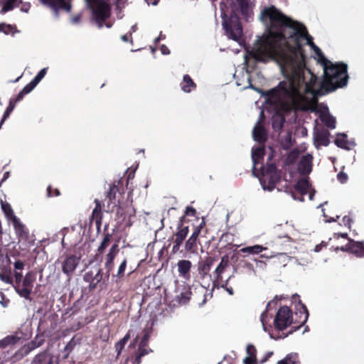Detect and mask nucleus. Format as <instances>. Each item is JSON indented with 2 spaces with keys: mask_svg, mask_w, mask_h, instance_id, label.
Instances as JSON below:
<instances>
[{
  "mask_svg": "<svg viewBox=\"0 0 364 364\" xmlns=\"http://www.w3.org/2000/svg\"><path fill=\"white\" fill-rule=\"evenodd\" d=\"M272 304H277V301L272 300L267 304L266 306V310L260 316V321L262 322L264 331L268 332L271 338H274V336L272 333V326L270 324L268 325V322L269 321L268 311Z\"/></svg>",
  "mask_w": 364,
  "mask_h": 364,
  "instance_id": "obj_25",
  "label": "nucleus"
},
{
  "mask_svg": "<svg viewBox=\"0 0 364 364\" xmlns=\"http://www.w3.org/2000/svg\"><path fill=\"white\" fill-rule=\"evenodd\" d=\"M266 249H267L266 247H264L262 245H255L253 246H248L246 247H243V248L240 249L239 252H242V253H247L249 255H250V254L255 255V254H259Z\"/></svg>",
  "mask_w": 364,
  "mask_h": 364,
  "instance_id": "obj_33",
  "label": "nucleus"
},
{
  "mask_svg": "<svg viewBox=\"0 0 364 364\" xmlns=\"http://www.w3.org/2000/svg\"><path fill=\"white\" fill-rule=\"evenodd\" d=\"M18 3H22L21 0H7L3 5L0 11L1 14H4L7 11L13 10L15 7H18Z\"/></svg>",
  "mask_w": 364,
  "mask_h": 364,
  "instance_id": "obj_34",
  "label": "nucleus"
},
{
  "mask_svg": "<svg viewBox=\"0 0 364 364\" xmlns=\"http://www.w3.org/2000/svg\"><path fill=\"white\" fill-rule=\"evenodd\" d=\"M328 136V132H321L316 134L315 139L320 145L327 146L330 143Z\"/></svg>",
  "mask_w": 364,
  "mask_h": 364,
  "instance_id": "obj_35",
  "label": "nucleus"
},
{
  "mask_svg": "<svg viewBox=\"0 0 364 364\" xmlns=\"http://www.w3.org/2000/svg\"><path fill=\"white\" fill-rule=\"evenodd\" d=\"M31 364H59L58 358L47 351L37 354Z\"/></svg>",
  "mask_w": 364,
  "mask_h": 364,
  "instance_id": "obj_20",
  "label": "nucleus"
},
{
  "mask_svg": "<svg viewBox=\"0 0 364 364\" xmlns=\"http://www.w3.org/2000/svg\"><path fill=\"white\" fill-rule=\"evenodd\" d=\"M334 143L339 148L348 149L347 147V135L346 134H338L334 140Z\"/></svg>",
  "mask_w": 364,
  "mask_h": 364,
  "instance_id": "obj_41",
  "label": "nucleus"
},
{
  "mask_svg": "<svg viewBox=\"0 0 364 364\" xmlns=\"http://www.w3.org/2000/svg\"><path fill=\"white\" fill-rule=\"evenodd\" d=\"M76 346V341L74 340V338H72L65 346L64 350L66 352L67 355L65 357L68 356V355L74 349L75 346Z\"/></svg>",
  "mask_w": 364,
  "mask_h": 364,
  "instance_id": "obj_47",
  "label": "nucleus"
},
{
  "mask_svg": "<svg viewBox=\"0 0 364 364\" xmlns=\"http://www.w3.org/2000/svg\"><path fill=\"white\" fill-rule=\"evenodd\" d=\"M82 18V12L77 13L76 14H74L70 18V22L75 25L79 24L81 22Z\"/></svg>",
  "mask_w": 364,
  "mask_h": 364,
  "instance_id": "obj_52",
  "label": "nucleus"
},
{
  "mask_svg": "<svg viewBox=\"0 0 364 364\" xmlns=\"http://www.w3.org/2000/svg\"><path fill=\"white\" fill-rule=\"evenodd\" d=\"M181 87L184 92L188 93L196 88V84L193 82L190 75L186 74L183 75Z\"/></svg>",
  "mask_w": 364,
  "mask_h": 364,
  "instance_id": "obj_28",
  "label": "nucleus"
},
{
  "mask_svg": "<svg viewBox=\"0 0 364 364\" xmlns=\"http://www.w3.org/2000/svg\"><path fill=\"white\" fill-rule=\"evenodd\" d=\"M85 2L91 13L92 19L96 23L98 28H102L105 22L111 16L112 4L107 0H85Z\"/></svg>",
  "mask_w": 364,
  "mask_h": 364,
  "instance_id": "obj_4",
  "label": "nucleus"
},
{
  "mask_svg": "<svg viewBox=\"0 0 364 364\" xmlns=\"http://www.w3.org/2000/svg\"><path fill=\"white\" fill-rule=\"evenodd\" d=\"M191 291L186 289L185 291L181 292L178 297V301L181 304H186L191 299Z\"/></svg>",
  "mask_w": 364,
  "mask_h": 364,
  "instance_id": "obj_45",
  "label": "nucleus"
},
{
  "mask_svg": "<svg viewBox=\"0 0 364 364\" xmlns=\"http://www.w3.org/2000/svg\"><path fill=\"white\" fill-rule=\"evenodd\" d=\"M338 179L341 183H345L347 180V175L344 173H339L337 176Z\"/></svg>",
  "mask_w": 364,
  "mask_h": 364,
  "instance_id": "obj_63",
  "label": "nucleus"
},
{
  "mask_svg": "<svg viewBox=\"0 0 364 364\" xmlns=\"http://www.w3.org/2000/svg\"><path fill=\"white\" fill-rule=\"evenodd\" d=\"M94 203L95 204V207L92 210L90 218V225H91L92 222H95L97 231H100L103 218L102 205V202L97 198L95 199Z\"/></svg>",
  "mask_w": 364,
  "mask_h": 364,
  "instance_id": "obj_16",
  "label": "nucleus"
},
{
  "mask_svg": "<svg viewBox=\"0 0 364 364\" xmlns=\"http://www.w3.org/2000/svg\"><path fill=\"white\" fill-rule=\"evenodd\" d=\"M0 32L4 33L6 35L11 34L14 36L18 31L16 26L7 24L6 23H0Z\"/></svg>",
  "mask_w": 364,
  "mask_h": 364,
  "instance_id": "obj_36",
  "label": "nucleus"
},
{
  "mask_svg": "<svg viewBox=\"0 0 364 364\" xmlns=\"http://www.w3.org/2000/svg\"><path fill=\"white\" fill-rule=\"evenodd\" d=\"M38 84L36 82H35L33 80L28 83L27 84L23 89L22 90L23 91V92L27 95L28 93H30L34 88Z\"/></svg>",
  "mask_w": 364,
  "mask_h": 364,
  "instance_id": "obj_49",
  "label": "nucleus"
},
{
  "mask_svg": "<svg viewBox=\"0 0 364 364\" xmlns=\"http://www.w3.org/2000/svg\"><path fill=\"white\" fill-rule=\"evenodd\" d=\"M115 257H114V256H112L111 255H109V254H107L106 255L105 263V268L106 269L107 278V279L109 277V274H110L111 271L114 268Z\"/></svg>",
  "mask_w": 364,
  "mask_h": 364,
  "instance_id": "obj_38",
  "label": "nucleus"
},
{
  "mask_svg": "<svg viewBox=\"0 0 364 364\" xmlns=\"http://www.w3.org/2000/svg\"><path fill=\"white\" fill-rule=\"evenodd\" d=\"M106 212H114L117 205L126 202L128 199L125 198V189L122 180H117L109 185L108 191L106 192Z\"/></svg>",
  "mask_w": 364,
  "mask_h": 364,
  "instance_id": "obj_5",
  "label": "nucleus"
},
{
  "mask_svg": "<svg viewBox=\"0 0 364 364\" xmlns=\"http://www.w3.org/2000/svg\"><path fill=\"white\" fill-rule=\"evenodd\" d=\"M192 266V262L190 260H178L177 262L178 276L186 281L190 280Z\"/></svg>",
  "mask_w": 364,
  "mask_h": 364,
  "instance_id": "obj_21",
  "label": "nucleus"
},
{
  "mask_svg": "<svg viewBox=\"0 0 364 364\" xmlns=\"http://www.w3.org/2000/svg\"><path fill=\"white\" fill-rule=\"evenodd\" d=\"M26 95V94L23 92V90H21L14 98H11L10 100L12 102H15V104L20 102L23 100V97Z\"/></svg>",
  "mask_w": 364,
  "mask_h": 364,
  "instance_id": "obj_57",
  "label": "nucleus"
},
{
  "mask_svg": "<svg viewBox=\"0 0 364 364\" xmlns=\"http://www.w3.org/2000/svg\"><path fill=\"white\" fill-rule=\"evenodd\" d=\"M14 277H15V282L16 285L19 284L22 279V274L21 272H18V271H15L14 272Z\"/></svg>",
  "mask_w": 364,
  "mask_h": 364,
  "instance_id": "obj_61",
  "label": "nucleus"
},
{
  "mask_svg": "<svg viewBox=\"0 0 364 364\" xmlns=\"http://www.w3.org/2000/svg\"><path fill=\"white\" fill-rule=\"evenodd\" d=\"M184 221L185 215L181 218L179 223L177 225L176 231L172 235L171 238L173 244L172 247V252L173 254L180 251V247L189 232V228L188 225H185Z\"/></svg>",
  "mask_w": 364,
  "mask_h": 364,
  "instance_id": "obj_9",
  "label": "nucleus"
},
{
  "mask_svg": "<svg viewBox=\"0 0 364 364\" xmlns=\"http://www.w3.org/2000/svg\"><path fill=\"white\" fill-rule=\"evenodd\" d=\"M141 356L139 353H136L133 364H140L141 363Z\"/></svg>",
  "mask_w": 364,
  "mask_h": 364,
  "instance_id": "obj_64",
  "label": "nucleus"
},
{
  "mask_svg": "<svg viewBox=\"0 0 364 364\" xmlns=\"http://www.w3.org/2000/svg\"><path fill=\"white\" fill-rule=\"evenodd\" d=\"M322 121L324 122L325 125L330 129H334L336 127V119L331 115L323 118Z\"/></svg>",
  "mask_w": 364,
  "mask_h": 364,
  "instance_id": "obj_46",
  "label": "nucleus"
},
{
  "mask_svg": "<svg viewBox=\"0 0 364 364\" xmlns=\"http://www.w3.org/2000/svg\"><path fill=\"white\" fill-rule=\"evenodd\" d=\"M40 343L36 344V341H31L25 346V353L28 354L31 350L40 346Z\"/></svg>",
  "mask_w": 364,
  "mask_h": 364,
  "instance_id": "obj_51",
  "label": "nucleus"
},
{
  "mask_svg": "<svg viewBox=\"0 0 364 364\" xmlns=\"http://www.w3.org/2000/svg\"><path fill=\"white\" fill-rule=\"evenodd\" d=\"M127 265V259L126 258H124L118 267L117 274L114 275V277H117L118 279H122L124 276Z\"/></svg>",
  "mask_w": 364,
  "mask_h": 364,
  "instance_id": "obj_44",
  "label": "nucleus"
},
{
  "mask_svg": "<svg viewBox=\"0 0 364 364\" xmlns=\"http://www.w3.org/2000/svg\"><path fill=\"white\" fill-rule=\"evenodd\" d=\"M152 352L151 348H147L146 347L139 346L137 350V353H139L141 357L150 353Z\"/></svg>",
  "mask_w": 364,
  "mask_h": 364,
  "instance_id": "obj_53",
  "label": "nucleus"
},
{
  "mask_svg": "<svg viewBox=\"0 0 364 364\" xmlns=\"http://www.w3.org/2000/svg\"><path fill=\"white\" fill-rule=\"evenodd\" d=\"M217 261V258L215 257H205L204 259L198 262V274L201 278H205L207 276L210 277L209 274V272L213 265V264Z\"/></svg>",
  "mask_w": 364,
  "mask_h": 364,
  "instance_id": "obj_17",
  "label": "nucleus"
},
{
  "mask_svg": "<svg viewBox=\"0 0 364 364\" xmlns=\"http://www.w3.org/2000/svg\"><path fill=\"white\" fill-rule=\"evenodd\" d=\"M79 259L75 255L67 257L62 264L63 272L68 277L71 276L79 264Z\"/></svg>",
  "mask_w": 364,
  "mask_h": 364,
  "instance_id": "obj_18",
  "label": "nucleus"
},
{
  "mask_svg": "<svg viewBox=\"0 0 364 364\" xmlns=\"http://www.w3.org/2000/svg\"><path fill=\"white\" fill-rule=\"evenodd\" d=\"M296 299L299 300V308L297 309L298 311L295 312V315L294 316V321L292 322L293 331L298 330L301 326L304 325L309 318V311L307 308L304 304L301 303V301L299 299V296L298 294L293 295V301H296Z\"/></svg>",
  "mask_w": 364,
  "mask_h": 364,
  "instance_id": "obj_10",
  "label": "nucleus"
},
{
  "mask_svg": "<svg viewBox=\"0 0 364 364\" xmlns=\"http://www.w3.org/2000/svg\"><path fill=\"white\" fill-rule=\"evenodd\" d=\"M129 338L130 332L128 331L122 339H120L118 342L115 343V349L116 351L117 352V356H119L121 354L122 350L124 349L125 345L127 344Z\"/></svg>",
  "mask_w": 364,
  "mask_h": 364,
  "instance_id": "obj_39",
  "label": "nucleus"
},
{
  "mask_svg": "<svg viewBox=\"0 0 364 364\" xmlns=\"http://www.w3.org/2000/svg\"><path fill=\"white\" fill-rule=\"evenodd\" d=\"M206 223L204 218H202L200 223L193 227V230L190 237L185 242V250L189 253L194 254L198 250V243L199 237H205L208 233Z\"/></svg>",
  "mask_w": 364,
  "mask_h": 364,
  "instance_id": "obj_6",
  "label": "nucleus"
},
{
  "mask_svg": "<svg viewBox=\"0 0 364 364\" xmlns=\"http://www.w3.org/2000/svg\"><path fill=\"white\" fill-rule=\"evenodd\" d=\"M20 341V338H18L16 336H7L4 338L1 339L0 341V348H1L4 351L3 353H6L7 354L5 355L3 358H0L1 360L4 359V358H8L7 359L4 360V361H6L9 360L13 355H14V353H10V350H13V346L16 344Z\"/></svg>",
  "mask_w": 364,
  "mask_h": 364,
  "instance_id": "obj_13",
  "label": "nucleus"
},
{
  "mask_svg": "<svg viewBox=\"0 0 364 364\" xmlns=\"http://www.w3.org/2000/svg\"><path fill=\"white\" fill-rule=\"evenodd\" d=\"M24 267V263L21 260H17L14 263L15 271L22 270Z\"/></svg>",
  "mask_w": 364,
  "mask_h": 364,
  "instance_id": "obj_60",
  "label": "nucleus"
},
{
  "mask_svg": "<svg viewBox=\"0 0 364 364\" xmlns=\"http://www.w3.org/2000/svg\"><path fill=\"white\" fill-rule=\"evenodd\" d=\"M246 352L247 356L243 360L244 364H252L257 362V349L252 344L247 346Z\"/></svg>",
  "mask_w": 364,
  "mask_h": 364,
  "instance_id": "obj_27",
  "label": "nucleus"
},
{
  "mask_svg": "<svg viewBox=\"0 0 364 364\" xmlns=\"http://www.w3.org/2000/svg\"><path fill=\"white\" fill-rule=\"evenodd\" d=\"M114 212H115V220L119 225H123L126 228L132 225V218L135 216V211L129 202L117 205Z\"/></svg>",
  "mask_w": 364,
  "mask_h": 364,
  "instance_id": "obj_7",
  "label": "nucleus"
},
{
  "mask_svg": "<svg viewBox=\"0 0 364 364\" xmlns=\"http://www.w3.org/2000/svg\"><path fill=\"white\" fill-rule=\"evenodd\" d=\"M103 273L102 269H98L95 274L92 271L86 272L84 275V280L89 282L90 290L96 289L97 284L102 281Z\"/></svg>",
  "mask_w": 364,
  "mask_h": 364,
  "instance_id": "obj_22",
  "label": "nucleus"
},
{
  "mask_svg": "<svg viewBox=\"0 0 364 364\" xmlns=\"http://www.w3.org/2000/svg\"><path fill=\"white\" fill-rule=\"evenodd\" d=\"M264 152V149L263 147L257 148L255 151H253L252 158L254 163V168L255 167V165L257 164V159L262 158Z\"/></svg>",
  "mask_w": 364,
  "mask_h": 364,
  "instance_id": "obj_43",
  "label": "nucleus"
},
{
  "mask_svg": "<svg viewBox=\"0 0 364 364\" xmlns=\"http://www.w3.org/2000/svg\"><path fill=\"white\" fill-rule=\"evenodd\" d=\"M44 6L53 10L56 15L58 14L59 9H64L67 12H70L72 9L71 2L73 0H39Z\"/></svg>",
  "mask_w": 364,
  "mask_h": 364,
  "instance_id": "obj_12",
  "label": "nucleus"
},
{
  "mask_svg": "<svg viewBox=\"0 0 364 364\" xmlns=\"http://www.w3.org/2000/svg\"><path fill=\"white\" fill-rule=\"evenodd\" d=\"M60 192L58 188H53L51 186H48L47 188V196L48 197L59 196Z\"/></svg>",
  "mask_w": 364,
  "mask_h": 364,
  "instance_id": "obj_48",
  "label": "nucleus"
},
{
  "mask_svg": "<svg viewBox=\"0 0 364 364\" xmlns=\"http://www.w3.org/2000/svg\"><path fill=\"white\" fill-rule=\"evenodd\" d=\"M252 260L255 262L256 264V267L257 268H260V269H264L266 267V263L262 261V260H260V259H252Z\"/></svg>",
  "mask_w": 364,
  "mask_h": 364,
  "instance_id": "obj_59",
  "label": "nucleus"
},
{
  "mask_svg": "<svg viewBox=\"0 0 364 364\" xmlns=\"http://www.w3.org/2000/svg\"><path fill=\"white\" fill-rule=\"evenodd\" d=\"M261 21L267 26V34L259 38L250 54L256 61L275 60L284 73L291 77L266 92L267 101L280 103L283 108L305 109V97L299 89L305 84V91L314 93L312 87L316 77L302 70L305 58L304 45H314L313 38L301 23L286 16L274 6L265 7L260 14Z\"/></svg>",
  "mask_w": 364,
  "mask_h": 364,
  "instance_id": "obj_1",
  "label": "nucleus"
},
{
  "mask_svg": "<svg viewBox=\"0 0 364 364\" xmlns=\"http://www.w3.org/2000/svg\"><path fill=\"white\" fill-rule=\"evenodd\" d=\"M342 222L345 226L348 227L349 229L351 228V223H353V220L350 216L345 215L342 219Z\"/></svg>",
  "mask_w": 364,
  "mask_h": 364,
  "instance_id": "obj_56",
  "label": "nucleus"
},
{
  "mask_svg": "<svg viewBox=\"0 0 364 364\" xmlns=\"http://www.w3.org/2000/svg\"><path fill=\"white\" fill-rule=\"evenodd\" d=\"M12 224L17 236L21 240H26L29 236V231L26 225L18 218H14Z\"/></svg>",
  "mask_w": 364,
  "mask_h": 364,
  "instance_id": "obj_24",
  "label": "nucleus"
},
{
  "mask_svg": "<svg viewBox=\"0 0 364 364\" xmlns=\"http://www.w3.org/2000/svg\"><path fill=\"white\" fill-rule=\"evenodd\" d=\"M293 321L294 316L291 309L287 306H284L277 311L273 323L276 329L284 331L291 326Z\"/></svg>",
  "mask_w": 364,
  "mask_h": 364,
  "instance_id": "obj_8",
  "label": "nucleus"
},
{
  "mask_svg": "<svg viewBox=\"0 0 364 364\" xmlns=\"http://www.w3.org/2000/svg\"><path fill=\"white\" fill-rule=\"evenodd\" d=\"M1 209L6 217V218L9 220H11V222L14 221V218H17L13 211V209L11 208V205L9 203L1 202Z\"/></svg>",
  "mask_w": 364,
  "mask_h": 364,
  "instance_id": "obj_37",
  "label": "nucleus"
},
{
  "mask_svg": "<svg viewBox=\"0 0 364 364\" xmlns=\"http://www.w3.org/2000/svg\"><path fill=\"white\" fill-rule=\"evenodd\" d=\"M343 252H348L355 255L358 257L364 256V242H356L352 239H349V242L344 246L338 248Z\"/></svg>",
  "mask_w": 364,
  "mask_h": 364,
  "instance_id": "obj_15",
  "label": "nucleus"
},
{
  "mask_svg": "<svg viewBox=\"0 0 364 364\" xmlns=\"http://www.w3.org/2000/svg\"><path fill=\"white\" fill-rule=\"evenodd\" d=\"M272 156H269L265 166L261 168V173H280L275 163L271 162Z\"/></svg>",
  "mask_w": 364,
  "mask_h": 364,
  "instance_id": "obj_32",
  "label": "nucleus"
},
{
  "mask_svg": "<svg viewBox=\"0 0 364 364\" xmlns=\"http://www.w3.org/2000/svg\"><path fill=\"white\" fill-rule=\"evenodd\" d=\"M119 250L118 244L115 243L111 247V248L109 249V252L107 254L111 255L114 257H116L117 253L119 252Z\"/></svg>",
  "mask_w": 364,
  "mask_h": 364,
  "instance_id": "obj_55",
  "label": "nucleus"
},
{
  "mask_svg": "<svg viewBox=\"0 0 364 364\" xmlns=\"http://www.w3.org/2000/svg\"><path fill=\"white\" fill-rule=\"evenodd\" d=\"M230 260L228 255H225L221 258V261L214 271L215 281L220 282L223 280L222 274L225 272V269L229 266Z\"/></svg>",
  "mask_w": 364,
  "mask_h": 364,
  "instance_id": "obj_26",
  "label": "nucleus"
},
{
  "mask_svg": "<svg viewBox=\"0 0 364 364\" xmlns=\"http://www.w3.org/2000/svg\"><path fill=\"white\" fill-rule=\"evenodd\" d=\"M35 279L31 273H28L22 281V283L16 285L15 289L21 297L31 300V293L33 288V283Z\"/></svg>",
  "mask_w": 364,
  "mask_h": 364,
  "instance_id": "obj_11",
  "label": "nucleus"
},
{
  "mask_svg": "<svg viewBox=\"0 0 364 364\" xmlns=\"http://www.w3.org/2000/svg\"><path fill=\"white\" fill-rule=\"evenodd\" d=\"M226 1L229 8L226 11H222L223 27L229 38L238 41L243 31L239 14L248 21L252 15L250 4L248 0H226Z\"/></svg>",
  "mask_w": 364,
  "mask_h": 364,
  "instance_id": "obj_3",
  "label": "nucleus"
},
{
  "mask_svg": "<svg viewBox=\"0 0 364 364\" xmlns=\"http://www.w3.org/2000/svg\"><path fill=\"white\" fill-rule=\"evenodd\" d=\"M310 183L306 178L299 179L294 185V189L301 196H304L308 193Z\"/></svg>",
  "mask_w": 364,
  "mask_h": 364,
  "instance_id": "obj_30",
  "label": "nucleus"
},
{
  "mask_svg": "<svg viewBox=\"0 0 364 364\" xmlns=\"http://www.w3.org/2000/svg\"><path fill=\"white\" fill-rule=\"evenodd\" d=\"M47 73V68H43L36 75V77L33 79V80L38 84L40 81L44 77Z\"/></svg>",
  "mask_w": 364,
  "mask_h": 364,
  "instance_id": "obj_50",
  "label": "nucleus"
},
{
  "mask_svg": "<svg viewBox=\"0 0 364 364\" xmlns=\"http://www.w3.org/2000/svg\"><path fill=\"white\" fill-rule=\"evenodd\" d=\"M312 159L310 154H306L301 157L298 164V169L301 175H308L311 172Z\"/></svg>",
  "mask_w": 364,
  "mask_h": 364,
  "instance_id": "obj_23",
  "label": "nucleus"
},
{
  "mask_svg": "<svg viewBox=\"0 0 364 364\" xmlns=\"http://www.w3.org/2000/svg\"><path fill=\"white\" fill-rule=\"evenodd\" d=\"M312 46V48L316 51V54L319 57V62L323 67V79L321 85V90H316L314 89V86L317 82V80H316L315 83L314 84L312 88L315 91L314 93L312 92H306L305 91V84H302L299 87V94L303 95L305 97V105L306 108L305 109H286L283 108L282 105L280 103H273L270 101H268L270 104L276 105L279 107L282 110L285 112H289L291 110L294 111H304L308 109V99L305 96V94H311L314 96H317L321 95V90H324L326 93L331 92L333 91H335L338 88H341L345 87L348 83V75L347 73V65L344 63H333L331 61H330L328 59H327L323 54L322 53L320 48H318L314 43V45H310ZM305 60L304 61V65L302 68V70L305 75L307 73L308 71H310L315 77L316 79H317V77L310 70H305Z\"/></svg>",
  "mask_w": 364,
  "mask_h": 364,
  "instance_id": "obj_2",
  "label": "nucleus"
},
{
  "mask_svg": "<svg viewBox=\"0 0 364 364\" xmlns=\"http://www.w3.org/2000/svg\"><path fill=\"white\" fill-rule=\"evenodd\" d=\"M253 139L260 144H264L268 139L267 130L260 122H257L252 130Z\"/></svg>",
  "mask_w": 364,
  "mask_h": 364,
  "instance_id": "obj_19",
  "label": "nucleus"
},
{
  "mask_svg": "<svg viewBox=\"0 0 364 364\" xmlns=\"http://www.w3.org/2000/svg\"><path fill=\"white\" fill-rule=\"evenodd\" d=\"M18 5L19 4H22L21 7V10L23 12H26L27 13L30 8H31V4L29 3H18Z\"/></svg>",
  "mask_w": 364,
  "mask_h": 364,
  "instance_id": "obj_62",
  "label": "nucleus"
},
{
  "mask_svg": "<svg viewBox=\"0 0 364 364\" xmlns=\"http://www.w3.org/2000/svg\"><path fill=\"white\" fill-rule=\"evenodd\" d=\"M280 178V173H262L259 181L264 190L271 191L274 189Z\"/></svg>",
  "mask_w": 364,
  "mask_h": 364,
  "instance_id": "obj_14",
  "label": "nucleus"
},
{
  "mask_svg": "<svg viewBox=\"0 0 364 364\" xmlns=\"http://www.w3.org/2000/svg\"><path fill=\"white\" fill-rule=\"evenodd\" d=\"M240 267L246 268L248 271L253 273L254 275H256V271L255 269L253 264L245 259H242L240 260L239 263L236 266L235 270L237 271Z\"/></svg>",
  "mask_w": 364,
  "mask_h": 364,
  "instance_id": "obj_40",
  "label": "nucleus"
},
{
  "mask_svg": "<svg viewBox=\"0 0 364 364\" xmlns=\"http://www.w3.org/2000/svg\"><path fill=\"white\" fill-rule=\"evenodd\" d=\"M149 339V333L145 332L140 343H139V346L147 347Z\"/></svg>",
  "mask_w": 364,
  "mask_h": 364,
  "instance_id": "obj_54",
  "label": "nucleus"
},
{
  "mask_svg": "<svg viewBox=\"0 0 364 364\" xmlns=\"http://www.w3.org/2000/svg\"><path fill=\"white\" fill-rule=\"evenodd\" d=\"M185 214H186V215L196 216V210L194 208H193L192 206H188L186 208Z\"/></svg>",
  "mask_w": 364,
  "mask_h": 364,
  "instance_id": "obj_58",
  "label": "nucleus"
},
{
  "mask_svg": "<svg viewBox=\"0 0 364 364\" xmlns=\"http://www.w3.org/2000/svg\"><path fill=\"white\" fill-rule=\"evenodd\" d=\"M277 364H301L299 353H290L282 360H279Z\"/></svg>",
  "mask_w": 364,
  "mask_h": 364,
  "instance_id": "obj_29",
  "label": "nucleus"
},
{
  "mask_svg": "<svg viewBox=\"0 0 364 364\" xmlns=\"http://www.w3.org/2000/svg\"><path fill=\"white\" fill-rule=\"evenodd\" d=\"M285 122V119L282 114H274L272 118V127L275 132H280Z\"/></svg>",
  "mask_w": 364,
  "mask_h": 364,
  "instance_id": "obj_31",
  "label": "nucleus"
},
{
  "mask_svg": "<svg viewBox=\"0 0 364 364\" xmlns=\"http://www.w3.org/2000/svg\"><path fill=\"white\" fill-rule=\"evenodd\" d=\"M112 238V234L107 233L105 235L104 238L100 244V245L97 248V252L100 254H102L105 250L108 247Z\"/></svg>",
  "mask_w": 364,
  "mask_h": 364,
  "instance_id": "obj_42",
  "label": "nucleus"
}]
</instances>
